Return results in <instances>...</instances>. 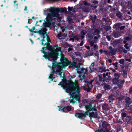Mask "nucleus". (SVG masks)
Returning a JSON list of instances; mask_svg holds the SVG:
<instances>
[{
  "mask_svg": "<svg viewBox=\"0 0 132 132\" xmlns=\"http://www.w3.org/2000/svg\"><path fill=\"white\" fill-rule=\"evenodd\" d=\"M17 1H14V6H16L17 7V8L18 7V3H16H16L17 2Z\"/></svg>",
  "mask_w": 132,
  "mask_h": 132,
  "instance_id": "nucleus-38",
  "label": "nucleus"
},
{
  "mask_svg": "<svg viewBox=\"0 0 132 132\" xmlns=\"http://www.w3.org/2000/svg\"><path fill=\"white\" fill-rule=\"evenodd\" d=\"M64 109V108H63V107H61V108L59 109V111L63 112H65V110H63Z\"/></svg>",
  "mask_w": 132,
  "mask_h": 132,
  "instance_id": "nucleus-30",
  "label": "nucleus"
},
{
  "mask_svg": "<svg viewBox=\"0 0 132 132\" xmlns=\"http://www.w3.org/2000/svg\"><path fill=\"white\" fill-rule=\"evenodd\" d=\"M118 63L117 62L113 63V65L114 66V68L116 69H117L118 68Z\"/></svg>",
  "mask_w": 132,
  "mask_h": 132,
  "instance_id": "nucleus-25",
  "label": "nucleus"
},
{
  "mask_svg": "<svg viewBox=\"0 0 132 132\" xmlns=\"http://www.w3.org/2000/svg\"><path fill=\"white\" fill-rule=\"evenodd\" d=\"M117 15L119 18H121L122 15L119 12L116 14Z\"/></svg>",
  "mask_w": 132,
  "mask_h": 132,
  "instance_id": "nucleus-33",
  "label": "nucleus"
},
{
  "mask_svg": "<svg viewBox=\"0 0 132 132\" xmlns=\"http://www.w3.org/2000/svg\"><path fill=\"white\" fill-rule=\"evenodd\" d=\"M109 62H111V61H112L110 59H109Z\"/></svg>",
  "mask_w": 132,
  "mask_h": 132,
  "instance_id": "nucleus-58",
  "label": "nucleus"
},
{
  "mask_svg": "<svg viewBox=\"0 0 132 132\" xmlns=\"http://www.w3.org/2000/svg\"><path fill=\"white\" fill-rule=\"evenodd\" d=\"M75 55H76V56H78L81 57V54L79 52L77 51L75 52Z\"/></svg>",
  "mask_w": 132,
  "mask_h": 132,
  "instance_id": "nucleus-22",
  "label": "nucleus"
},
{
  "mask_svg": "<svg viewBox=\"0 0 132 132\" xmlns=\"http://www.w3.org/2000/svg\"><path fill=\"white\" fill-rule=\"evenodd\" d=\"M73 9V7H71L70 6H68V11L70 12Z\"/></svg>",
  "mask_w": 132,
  "mask_h": 132,
  "instance_id": "nucleus-35",
  "label": "nucleus"
},
{
  "mask_svg": "<svg viewBox=\"0 0 132 132\" xmlns=\"http://www.w3.org/2000/svg\"><path fill=\"white\" fill-rule=\"evenodd\" d=\"M85 47L86 48H87L88 50H89L90 49V46H85Z\"/></svg>",
  "mask_w": 132,
  "mask_h": 132,
  "instance_id": "nucleus-50",
  "label": "nucleus"
},
{
  "mask_svg": "<svg viewBox=\"0 0 132 132\" xmlns=\"http://www.w3.org/2000/svg\"><path fill=\"white\" fill-rule=\"evenodd\" d=\"M108 105L107 104H105L102 106V108L103 109L106 110L108 109Z\"/></svg>",
  "mask_w": 132,
  "mask_h": 132,
  "instance_id": "nucleus-19",
  "label": "nucleus"
},
{
  "mask_svg": "<svg viewBox=\"0 0 132 132\" xmlns=\"http://www.w3.org/2000/svg\"><path fill=\"white\" fill-rule=\"evenodd\" d=\"M127 52V51L126 50H124V53H126Z\"/></svg>",
  "mask_w": 132,
  "mask_h": 132,
  "instance_id": "nucleus-55",
  "label": "nucleus"
},
{
  "mask_svg": "<svg viewBox=\"0 0 132 132\" xmlns=\"http://www.w3.org/2000/svg\"><path fill=\"white\" fill-rule=\"evenodd\" d=\"M119 63L121 64H123L124 63V59H121L119 61Z\"/></svg>",
  "mask_w": 132,
  "mask_h": 132,
  "instance_id": "nucleus-32",
  "label": "nucleus"
},
{
  "mask_svg": "<svg viewBox=\"0 0 132 132\" xmlns=\"http://www.w3.org/2000/svg\"><path fill=\"white\" fill-rule=\"evenodd\" d=\"M85 108L87 110L86 112H85L83 111L82 112L77 113L75 114V117L81 118L83 117H86V115H89V116L91 117L99 118V116L100 114V113L99 112L98 113L96 111L95 112H89L92 110L95 111L97 110L96 105H94L93 107H92V105L89 103L88 104L85 105Z\"/></svg>",
  "mask_w": 132,
  "mask_h": 132,
  "instance_id": "nucleus-4",
  "label": "nucleus"
},
{
  "mask_svg": "<svg viewBox=\"0 0 132 132\" xmlns=\"http://www.w3.org/2000/svg\"><path fill=\"white\" fill-rule=\"evenodd\" d=\"M67 19L68 20L69 23H70L73 22L72 19L70 17H68Z\"/></svg>",
  "mask_w": 132,
  "mask_h": 132,
  "instance_id": "nucleus-24",
  "label": "nucleus"
},
{
  "mask_svg": "<svg viewBox=\"0 0 132 132\" xmlns=\"http://www.w3.org/2000/svg\"><path fill=\"white\" fill-rule=\"evenodd\" d=\"M124 122L125 125H127L128 123H130L132 122V119L131 117L128 116L126 117L125 114L124 113Z\"/></svg>",
  "mask_w": 132,
  "mask_h": 132,
  "instance_id": "nucleus-9",
  "label": "nucleus"
},
{
  "mask_svg": "<svg viewBox=\"0 0 132 132\" xmlns=\"http://www.w3.org/2000/svg\"><path fill=\"white\" fill-rule=\"evenodd\" d=\"M124 29V26H121L120 27V29Z\"/></svg>",
  "mask_w": 132,
  "mask_h": 132,
  "instance_id": "nucleus-53",
  "label": "nucleus"
},
{
  "mask_svg": "<svg viewBox=\"0 0 132 132\" xmlns=\"http://www.w3.org/2000/svg\"><path fill=\"white\" fill-rule=\"evenodd\" d=\"M27 6H25V8L24 9V10L25 11H26L27 10Z\"/></svg>",
  "mask_w": 132,
  "mask_h": 132,
  "instance_id": "nucleus-54",
  "label": "nucleus"
},
{
  "mask_svg": "<svg viewBox=\"0 0 132 132\" xmlns=\"http://www.w3.org/2000/svg\"><path fill=\"white\" fill-rule=\"evenodd\" d=\"M87 86H88V87L87 88H86L85 86H83V89L85 90H86L87 92H89L91 89L90 87L91 86H90V85H88V84Z\"/></svg>",
  "mask_w": 132,
  "mask_h": 132,
  "instance_id": "nucleus-14",
  "label": "nucleus"
},
{
  "mask_svg": "<svg viewBox=\"0 0 132 132\" xmlns=\"http://www.w3.org/2000/svg\"><path fill=\"white\" fill-rule=\"evenodd\" d=\"M81 40H82L81 42L79 44V45L80 46H82L84 44V42H83V39H81Z\"/></svg>",
  "mask_w": 132,
  "mask_h": 132,
  "instance_id": "nucleus-42",
  "label": "nucleus"
},
{
  "mask_svg": "<svg viewBox=\"0 0 132 132\" xmlns=\"http://www.w3.org/2000/svg\"><path fill=\"white\" fill-rule=\"evenodd\" d=\"M106 71L105 67H102L99 68V71L101 72H105Z\"/></svg>",
  "mask_w": 132,
  "mask_h": 132,
  "instance_id": "nucleus-13",
  "label": "nucleus"
},
{
  "mask_svg": "<svg viewBox=\"0 0 132 132\" xmlns=\"http://www.w3.org/2000/svg\"><path fill=\"white\" fill-rule=\"evenodd\" d=\"M117 24H118L119 25H121V23H118Z\"/></svg>",
  "mask_w": 132,
  "mask_h": 132,
  "instance_id": "nucleus-59",
  "label": "nucleus"
},
{
  "mask_svg": "<svg viewBox=\"0 0 132 132\" xmlns=\"http://www.w3.org/2000/svg\"><path fill=\"white\" fill-rule=\"evenodd\" d=\"M96 18V15H94V18H93L92 16L91 17V18L92 19V20H95Z\"/></svg>",
  "mask_w": 132,
  "mask_h": 132,
  "instance_id": "nucleus-44",
  "label": "nucleus"
},
{
  "mask_svg": "<svg viewBox=\"0 0 132 132\" xmlns=\"http://www.w3.org/2000/svg\"><path fill=\"white\" fill-rule=\"evenodd\" d=\"M125 102L126 104L125 108V110H127L128 112H131L132 113V100L129 97H126L125 98Z\"/></svg>",
  "mask_w": 132,
  "mask_h": 132,
  "instance_id": "nucleus-6",
  "label": "nucleus"
},
{
  "mask_svg": "<svg viewBox=\"0 0 132 132\" xmlns=\"http://www.w3.org/2000/svg\"><path fill=\"white\" fill-rule=\"evenodd\" d=\"M81 24L82 25H83L84 24V22L82 23H81Z\"/></svg>",
  "mask_w": 132,
  "mask_h": 132,
  "instance_id": "nucleus-61",
  "label": "nucleus"
},
{
  "mask_svg": "<svg viewBox=\"0 0 132 132\" xmlns=\"http://www.w3.org/2000/svg\"><path fill=\"white\" fill-rule=\"evenodd\" d=\"M110 74V72H107L106 73H104L103 74V76L104 78H105L106 76H108V77Z\"/></svg>",
  "mask_w": 132,
  "mask_h": 132,
  "instance_id": "nucleus-23",
  "label": "nucleus"
},
{
  "mask_svg": "<svg viewBox=\"0 0 132 132\" xmlns=\"http://www.w3.org/2000/svg\"><path fill=\"white\" fill-rule=\"evenodd\" d=\"M73 39L77 40V41H78L79 40V38L77 36L74 37Z\"/></svg>",
  "mask_w": 132,
  "mask_h": 132,
  "instance_id": "nucleus-37",
  "label": "nucleus"
},
{
  "mask_svg": "<svg viewBox=\"0 0 132 132\" xmlns=\"http://www.w3.org/2000/svg\"><path fill=\"white\" fill-rule=\"evenodd\" d=\"M131 39V38L129 36L126 37L125 38V40H124V44H125L127 41H129Z\"/></svg>",
  "mask_w": 132,
  "mask_h": 132,
  "instance_id": "nucleus-17",
  "label": "nucleus"
},
{
  "mask_svg": "<svg viewBox=\"0 0 132 132\" xmlns=\"http://www.w3.org/2000/svg\"><path fill=\"white\" fill-rule=\"evenodd\" d=\"M95 132H106L103 131V129H101L100 130L98 129V130H96Z\"/></svg>",
  "mask_w": 132,
  "mask_h": 132,
  "instance_id": "nucleus-31",
  "label": "nucleus"
},
{
  "mask_svg": "<svg viewBox=\"0 0 132 132\" xmlns=\"http://www.w3.org/2000/svg\"><path fill=\"white\" fill-rule=\"evenodd\" d=\"M125 60L126 61H128V62H130L131 61V60L129 58V59H126Z\"/></svg>",
  "mask_w": 132,
  "mask_h": 132,
  "instance_id": "nucleus-47",
  "label": "nucleus"
},
{
  "mask_svg": "<svg viewBox=\"0 0 132 132\" xmlns=\"http://www.w3.org/2000/svg\"><path fill=\"white\" fill-rule=\"evenodd\" d=\"M118 79L114 78L113 80V81L114 84H116L118 82Z\"/></svg>",
  "mask_w": 132,
  "mask_h": 132,
  "instance_id": "nucleus-26",
  "label": "nucleus"
},
{
  "mask_svg": "<svg viewBox=\"0 0 132 132\" xmlns=\"http://www.w3.org/2000/svg\"><path fill=\"white\" fill-rule=\"evenodd\" d=\"M61 36V34L60 33H59L57 35V37L59 39L60 38Z\"/></svg>",
  "mask_w": 132,
  "mask_h": 132,
  "instance_id": "nucleus-41",
  "label": "nucleus"
},
{
  "mask_svg": "<svg viewBox=\"0 0 132 132\" xmlns=\"http://www.w3.org/2000/svg\"><path fill=\"white\" fill-rule=\"evenodd\" d=\"M130 13V12H128V14H129Z\"/></svg>",
  "mask_w": 132,
  "mask_h": 132,
  "instance_id": "nucleus-64",
  "label": "nucleus"
},
{
  "mask_svg": "<svg viewBox=\"0 0 132 132\" xmlns=\"http://www.w3.org/2000/svg\"><path fill=\"white\" fill-rule=\"evenodd\" d=\"M106 38L108 39V40L109 41H110L111 39V37L109 36H107Z\"/></svg>",
  "mask_w": 132,
  "mask_h": 132,
  "instance_id": "nucleus-46",
  "label": "nucleus"
},
{
  "mask_svg": "<svg viewBox=\"0 0 132 132\" xmlns=\"http://www.w3.org/2000/svg\"><path fill=\"white\" fill-rule=\"evenodd\" d=\"M122 116L123 117V116H124V113H122Z\"/></svg>",
  "mask_w": 132,
  "mask_h": 132,
  "instance_id": "nucleus-60",
  "label": "nucleus"
},
{
  "mask_svg": "<svg viewBox=\"0 0 132 132\" xmlns=\"http://www.w3.org/2000/svg\"><path fill=\"white\" fill-rule=\"evenodd\" d=\"M111 88V87L110 86L108 85L105 84L104 85V88L105 90H106L107 89H110Z\"/></svg>",
  "mask_w": 132,
  "mask_h": 132,
  "instance_id": "nucleus-18",
  "label": "nucleus"
},
{
  "mask_svg": "<svg viewBox=\"0 0 132 132\" xmlns=\"http://www.w3.org/2000/svg\"><path fill=\"white\" fill-rule=\"evenodd\" d=\"M62 32H63L64 31V30H63V29L62 30Z\"/></svg>",
  "mask_w": 132,
  "mask_h": 132,
  "instance_id": "nucleus-63",
  "label": "nucleus"
},
{
  "mask_svg": "<svg viewBox=\"0 0 132 132\" xmlns=\"http://www.w3.org/2000/svg\"><path fill=\"white\" fill-rule=\"evenodd\" d=\"M128 69H126V71H124V78H126L127 77V71L128 70Z\"/></svg>",
  "mask_w": 132,
  "mask_h": 132,
  "instance_id": "nucleus-28",
  "label": "nucleus"
},
{
  "mask_svg": "<svg viewBox=\"0 0 132 132\" xmlns=\"http://www.w3.org/2000/svg\"><path fill=\"white\" fill-rule=\"evenodd\" d=\"M59 85H61V83L60 82ZM61 86L70 95V97L69 100L70 103L74 104L76 102L75 100L79 101L81 88L79 86L77 81L75 82L66 81L63 82Z\"/></svg>",
  "mask_w": 132,
  "mask_h": 132,
  "instance_id": "nucleus-2",
  "label": "nucleus"
},
{
  "mask_svg": "<svg viewBox=\"0 0 132 132\" xmlns=\"http://www.w3.org/2000/svg\"><path fill=\"white\" fill-rule=\"evenodd\" d=\"M87 33V31L85 30H83L81 31L80 34V35L82 39H83L84 36L86 35Z\"/></svg>",
  "mask_w": 132,
  "mask_h": 132,
  "instance_id": "nucleus-11",
  "label": "nucleus"
},
{
  "mask_svg": "<svg viewBox=\"0 0 132 132\" xmlns=\"http://www.w3.org/2000/svg\"><path fill=\"white\" fill-rule=\"evenodd\" d=\"M99 33V31L98 29H96L95 30L94 32L93 35H96L97 36H94V40L90 42L91 46H92L94 45V47L95 48H97L98 47L97 45H94V44L98 42V39L100 37V36L98 34Z\"/></svg>",
  "mask_w": 132,
  "mask_h": 132,
  "instance_id": "nucleus-5",
  "label": "nucleus"
},
{
  "mask_svg": "<svg viewBox=\"0 0 132 132\" xmlns=\"http://www.w3.org/2000/svg\"><path fill=\"white\" fill-rule=\"evenodd\" d=\"M114 76L115 77V78H117L118 79L119 77V75L118 73H115L114 74Z\"/></svg>",
  "mask_w": 132,
  "mask_h": 132,
  "instance_id": "nucleus-27",
  "label": "nucleus"
},
{
  "mask_svg": "<svg viewBox=\"0 0 132 132\" xmlns=\"http://www.w3.org/2000/svg\"><path fill=\"white\" fill-rule=\"evenodd\" d=\"M130 93H132V86L129 89Z\"/></svg>",
  "mask_w": 132,
  "mask_h": 132,
  "instance_id": "nucleus-48",
  "label": "nucleus"
},
{
  "mask_svg": "<svg viewBox=\"0 0 132 132\" xmlns=\"http://www.w3.org/2000/svg\"><path fill=\"white\" fill-rule=\"evenodd\" d=\"M58 8L59 9V10L58 11H57V12L58 14L59 15V14L58 13V12L59 11H60V12H66L67 11V8L66 7L62 8H61L60 9H59V8ZM59 15H60V16H61V17H62L61 15H60V14H59ZM62 18V17H61V18Z\"/></svg>",
  "mask_w": 132,
  "mask_h": 132,
  "instance_id": "nucleus-12",
  "label": "nucleus"
},
{
  "mask_svg": "<svg viewBox=\"0 0 132 132\" xmlns=\"http://www.w3.org/2000/svg\"><path fill=\"white\" fill-rule=\"evenodd\" d=\"M102 95L101 94H99L96 97L98 99L100 98L101 97Z\"/></svg>",
  "mask_w": 132,
  "mask_h": 132,
  "instance_id": "nucleus-36",
  "label": "nucleus"
},
{
  "mask_svg": "<svg viewBox=\"0 0 132 132\" xmlns=\"http://www.w3.org/2000/svg\"><path fill=\"white\" fill-rule=\"evenodd\" d=\"M118 51L122 52H124V50H123V47L121 45L120 46H119V48L117 49Z\"/></svg>",
  "mask_w": 132,
  "mask_h": 132,
  "instance_id": "nucleus-21",
  "label": "nucleus"
},
{
  "mask_svg": "<svg viewBox=\"0 0 132 132\" xmlns=\"http://www.w3.org/2000/svg\"><path fill=\"white\" fill-rule=\"evenodd\" d=\"M110 0H108V3H110Z\"/></svg>",
  "mask_w": 132,
  "mask_h": 132,
  "instance_id": "nucleus-57",
  "label": "nucleus"
},
{
  "mask_svg": "<svg viewBox=\"0 0 132 132\" xmlns=\"http://www.w3.org/2000/svg\"><path fill=\"white\" fill-rule=\"evenodd\" d=\"M108 125V123L106 121H104L103 123L102 126L104 128H105Z\"/></svg>",
  "mask_w": 132,
  "mask_h": 132,
  "instance_id": "nucleus-20",
  "label": "nucleus"
},
{
  "mask_svg": "<svg viewBox=\"0 0 132 132\" xmlns=\"http://www.w3.org/2000/svg\"><path fill=\"white\" fill-rule=\"evenodd\" d=\"M110 51L109 52V54L110 55H113L115 54L116 50L115 49H113L111 46L109 47Z\"/></svg>",
  "mask_w": 132,
  "mask_h": 132,
  "instance_id": "nucleus-10",
  "label": "nucleus"
},
{
  "mask_svg": "<svg viewBox=\"0 0 132 132\" xmlns=\"http://www.w3.org/2000/svg\"><path fill=\"white\" fill-rule=\"evenodd\" d=\"M63 110H65V112H69L71 110V108L69 106H67L66 107L64 108Z\"/></svg>",
  "mask_w": 132,
  "mask_h": 132,
  "instance_id": "nucleus-15",
  "label": "nucleus"
},
{
  "mask_svg": "<svg viewBox=\"0 0 132 132\" xmlns=\"http://www.w3.org/2000/svg\"><path fill=\"white\" fill-rule=\"evenodd\" d=\"M127 57L129 58H130L131 57V56L129 54H128L126 56V58Z\"/></svg>",
  "mask_w": 132,
  "mask_h": 132,
  "instance_id": "nucleus-45",
  "label": "nucleus"
},
{
  "mask_svg": "<svg viewBox=\"0 0 132 132\" xmlns=\"http://www.w3.org/2000/svg\"><path fill=\"white\" fill-rule=\"evenodd\" d=\"M72 50V48H71V47H69L68 49V51L69 52Z\"/></svg>",
  "mask_w": 132,
  "mask_h": 132,
  "instance_id": "nucleus-49",
  "label": "nucleus"
},
{
  "mask_svg": "<svg viewBox=\"0 0 132 132\" xmlns=\"http://www.w3.org/2000/svg\"><path fill=\"white\" fill-rule=\"evenodd\" d=\"M93 81V80H92L90 82L88 83V85H90V86H92V82Z\"/></svg>",
  "mask_w": 132,
  "mask_h": 132,
  "instance_id": "nucleus-43",
  "label": "nucleus"
},
{
  "mask_svg": "<svg viewBox=\"0 0 132 132\" xmlns=\"http://www.w3.org/2000/svg\"><path fill=\"white\" fill-rule=\"evenodd\" d=\"M35 29V27H32V28L31 29H29V31L30 32H33Z\"/></svg>",
  "mask_w": 132,
  "mask_h": 132,
  "instance_id": "nucleus-34",
  "label": "nucleus"
},
{
  "mask_svg": "<svg viewBox=\"0 0 132 132\" xmlns=\"http://www.w3.org/2000/svg\"><path fill=\"white\" fill-rule=\"evenodd\" d=\"M84 82L87 83V84H88V80H85L84 81Z\"/></svg>",
  "mask_w": 132,
  "mask_h": 132,
  "instance_id": "nucleus-51",
  "label": "nucleus"
},
{
  "mask_svg": "<svg viewBox=\"0 0 132 132\" xmlns=\"http://www.w3.org/2000/svg\"><path fill=\"white\" fill-rule=\"evenodd\" d=\"M30 40L31 42V43H32V44H34V42H33V41L31 39H30Z\"/></svg>",
  "mask_w": 132,
  "mask_h": 132,
  "instance_id": "nucleus-52",
  "label": "nucleus"
},
{
  "mask_svg": "<svg viewBox=\"0 0 132 132\" xmlns=\"http://www.w3.org/2000/svg\"><path fill=\"white\" fill-rule=\"evenodd\" d=\"M129 44H126L124 46V47H125L127 49H128L129 48V47L127 46Z\"/></svg>",
  "mask_w": 132,
  "mask_h": 132,
  "instance_id": "nucleus-40",
  "label": "nucleus"
},
{
  "mask_svg": "<svg viewBox=\"0 0 132 132\" xmlns=\"http://www.w3.org/2000/svg\"><path fill=\"white\" fill-rule=\"evenodd\" d=\"M100 51L101 53H102L103 51L102 50H100Z\"/></svg>",
  "mask_w": 132,
  "mask_h": 132,
  "instance_id": "nucleus-56",
  "label": "nucleus"
},
{
  "mask_svg": "<svg viewBox=\"0 0 132 132\" xmlns=\"http://www.w3.org/2000/svg\"><path fill=\"white\" fill-rule=\"evenodd\" d=\"M46 47H43L41 51L42 53L44 54L45 55L43 56L46 59H48L49 62L48 63V66L51 68L52 66V69L53 71L51 73L49 78L50 79L53 78V75L54 72L59 73L60 77H62L61 74L62 73L61 71L62 69L65 67L67 66L70 65L69 67V68L72 67L73 69L76 68H79L81 63H79V61L78 62L74 60L72 63H71L70 61H68L66 58L62 56L61 58V63H59L57 64L54 61L57 59V56L59 55V52H60L61 53V48L60 47H58L55 49L53 47L50 46L49 47L50 44L48 43H45L44 46Z\"/></svg>",
  "mask_w": 132,
  "mask_h": 132,
  "instance_id": "nucleus-1",
  "label": "nucleus"
},
{
  "mask_svg": "<svg viewBox=\"0 0 132 132\" xmlns=\"http://www.w3.org/2000/svg\"><path fill=\"white\" fill-rule=\"evenodd\" d=\"M39 21L40 22H42V21L41 20H40Z\"/></svg>",
  "mask_w": 132,
  "mask_h": 132,
  "instance_id": "nucleus-62",
  "label": "nucleus"
},
{
  "mask_svg": "<svg viewBox=\"0 0 132 132\" xmlns=\"http://www.w3.org/2000/svg\"><path fill=\"white\" fill-rule=\"evenodd\" d=\"M46 30V28H45L43 29V31L41 30L40 31V33L42 35V38H43L42 40V42L45 40L44 38H45V36L47 37V42H49L50 41L49 37L45 33ZM42 44L43 45H44L43 42L42 43Z\"/></svg>",
  "mask_w": 132,
  "mask_h": 132,
  "instance_id": "nucleus-8",
  "label": "nucleus"
},
{
  "mask_svg": "<svg viewBox=\"0 0 132 132\" xmlns=\"http://www.w3.org/2000/svg\"><path fill=\"white\" fill-rule=\"evenodd\" d=\"M94 63H93L91 64V65L89 67V68L90 69V71L91 72H93L94 71Z\"/></svg>",
  "mask_w": 132,
  "mask_h": 132,
  "instance_id": "nucleus-16",
  "label": "nucleus"
},
{
  "mask_svg": "<svg viewBox=\"0 0 132 132\" xmlns=\"http://www.w3.org/2000/svg\"><path fill=\"white\" fill-rule=\"evenodd\" d=\"M84 4L85 5H87V6H90V3H89L86 1H84Z\"/></svg>",
  "mask_w": 132,
  "mask_h": 132,
  "instance_id": "nucleus-29",
  "label": "nucleus"
},
{
  "mask_svg": "<svg viewBox=\"0 0 132 132\" xmlns=\"http://www.w3.org/2000/svg\"><path fill=\"white\" fill-rule=\"evenodd\" d=\"M79 69H78V72L80 74L79 76V77L80 78V80H82L83 79H85V75H86L88 73V70L87 69H85L82 68L80 70Z\"/></svg>",
  "mask_w": 132,
  "mask_h": 132,
  "instance_id": "nucleus-7",
  "label": "nucleus"
},
{
  "mask_svg": "<svg viewBox=\"0 0 132 132\" xmlns=\"http://www.w3.org/2000/svg\"><path fill=\"white\" fill-rule=\"evenodd\" d=\"M92 3H94V4H96L98 3V2L97 1L95 0L93 1Z\"/></svg>",
  "mask_w": 132,
  "mask_h": 132,
  "instance_id": "nucleus-39",
  "label": "nucleus"
},
{
  "mask_svg": "<svg viewBox=\"0 0 132 132\" xmlns=\"http://www.w3.org/2000/svg\"><path fill=\"white\" fill-rule=\"evenodd\" d=\"M59 10L58 8L50 7L48 9H45L44 11L48 12L46 18V23H44L46 27H49L52 25L55 29V26L54 25L56 20L57 21H60L61 19V16L59 15L57 11Z\"/></svg>",
  "mask_w": 132,
  "mask_h": 132,
  "instance_id": "nucleus-3",
  "label": "nucleus"
}]
</instances>
